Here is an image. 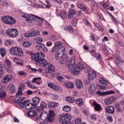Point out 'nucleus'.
I'll return each mask as SVG.
<instances>
[{
  "mask_svg": "<svg viewBox=\"0 0 124 124\" xmlns=\"http://www.w3.org/2000/svg\"><path fill=\"white\" fill-rule=\"evenodd\" d=\"M82 123V120H81V119H78L77 118L76 120H75V124H81Z\"/></svg>",
  "mask_w": 124,
  "mask_h": 124,
  "instance_id": "62",
  "label": "nucleus"
},
{
  "mask_svg": "<svg viewBox=\"0 0 124 124\" xmlns=\"http://www.w3.org/2000/svg\"><path fill=\"white\" fill-rule=\"evenodd\" d=\"M34 22H36L37 25L38 26H42L43 23V19L41 18V17H39L38 16H36V18L35 19Z\"/></svg>",
  "mask_w": 124,
  "mask_h": 124,
  "instance_id": "27",
  "label": "nucleus"
},
{
  "mask_svg": "<svg viewBox=\"0 0 124 124\" xmlns=\"http://www.w3.org/2000/svg\"><path fill=\"white\" fill-rule=\"evenodd\" d=\"M64 29L65 31H72V32L74 31V29H73L72 26H66L64 27Z\"/></svg>",
  "mask_w": 124,
  "mask_h": 124,
  "instance_id": "39",
  "label": "nucleus"
},
{
  "mask_svg": "<svg viewBox=\"0 0 124 124\" xmlns=\"http://www.w3.org/2000/svg\"><path fill=\"white\" fill-rule=\"evenodd\" d=\"M100 4L106 9H109V5L108 4L102 1L100 2Z\"/></svg>",
  "mask_w": 124,
  "mask_h": 124,
  "instance_id": "44",
  "label": "nucleus"
},
{
  "mask_svg": "<svg viewBox=\"0 0 124 124\" xmlns=\"http://www.w3.org/2000/svg\"><path fill=\"white\" fill-rule=\"evenodd\" d=\"M96 89L95 88V85L93 84H91L88 89V92L90 94H93L95 93Z\"/></svg>",
  "mask_w": 124,
  "mask_h": 124,
  "instance_id": "17",
  "label": "nucleus"
},
{
  "mask_svg": "<svg viewBox=\"0 0 124 124\" xmlns=\"http://www.w3.org/2000/svg\"><path fill=\"white\" fill-rule=\"evenodd\" d=\"M40 32L38 31H32L30 33H26L24 34L25 37H32L33 36H37L39 35Z\"/></svg>",
  "mask_w": 124,
  "mask_h": 124,
  "instance_id": "13",
  "label": "nucleus"
},
{
  "mask_svg": "<svg viewBox=\"0 0 124 124\" xmlns=\"http://www.w3.org/2000/svg\"><path fill=\"white\" fill-rule=\"evenodd\" d=\"M106 85H101L99 84L97 85V87L99 88L100 90H101L102 91H104L105 90H106Z\"/></svg>",
  "mask_w": 124,
  "mask_h": 124,
  "instance_id": "51",
  "label": "nucleus"
},
{
  "mask_svg": "<svg viewBox=\"0 0 124 124\" xmlns=\"http://www.w3.org/2000/svg\"><path fill=\"white\" fill-rule=\"evenodd\" d=\"M54 71H55V66L51 64H49L47 67V70L46 71L47 73L51 74V73H53Z\"/></svg>",
  "mask_w": 124,
  "mask_h": 124,
  "instance_id": "24",
  "label": "nucleus"
},
{
  "mask_svg": "<svg viewBox=\"0 0 124 124\" xmlns=\"http://www.w3.org/2000/svg\"><path fill=\"white\" fill-rule=\"evenodd\" d=\"M5 53H6L5 49L3 48H0V54L2 58L5 56Z\"/></svg>",
  "mask_w": 124,
  "mask_h": 124,
  "instance_id": "42",
  "label": "nucleus"
},
{
  "mask_svg": "<svg viewBox=\"0 0 124 124\" xmlns=\"http://www.w3.org/2000/svg\"><path fill=\"white\" fill-rule=\"evenodd\" d=\"M32 83H35L36 84H37L38 85H40L42 83V81H41V78H35L32 80Z\"/></svg>",
  "mask_w": 124,
  "mask_h": 124,
  "instance_id": "30",
  "label": "nucleus"
},
{
  "mask_svg": "<svg viewBox=\"0 0 124 124\" xmlns=\"http://www.w3.org/2000/svg\"><path fill=\"white\" fill-rule=\"evenodd\" d=\"M31 58L32 61H34L36 63H38L41 58H45V55L42 52L35 53L31 55Z\"/></svg>",
  "mask_w": 124,
  "mask_h": 124,
  "instance_id": "2",
  "label": "nucleus"
},
{
  "mask_svg": "<svg viewBox=\"0 0 124 124\" xmlns=\"http://www.w3.org/2000/svg\"><path fill=\"white\" fill-rule=\"evenodd\" d=\"M5 43L6 45H7L8 46L9 45H11V44H13V42L11 40H7L5 42Z\"/></svg>",
  "mask_w": 124,
  "mask_h": 124,
  "instance_id": "52",
  "label": "nucleus"
},
{
  "mask_svg": "<svg viewBox=\"0 0 124 124\" xmlns=\"http://www.w3.org/2000/svg\"><path fill=\"white\" fill-rule=\"evenodd\" d=\"M124 61H123V62H121L119 63V64L118 65V66L120 68V69H122L123 67H124Z\"/></svg>",
  "mask_w": 124,
  "mask_h": 124,
  "instance_id": "59",
  "label": "nucleus"
},
{
  "mask_svg": "<svg viewBox=\"0 0 124 124\" xmlns=\"http://www.w3.org/2000/svg\"><path fill=\"white\" fill-rule=\"evenodd\" d=\"M1 20L7 25H12L16 24V20H15L13 17L10 16H2L1 17Z\"/></svg>",
  "mask_w": 124,
  "mask_h": 124,
  "instance_id": "1",
  "label": "nucleus"
},
{
  "mask_svg": "<svg viewBox=\"0 0 124 124\" xmlns=\"http://www.w3.org/2000/svg\"><path fill=\"white\" fill-rule=\"evenodd\" d=\"M36 115V111L35 110H30L27 112L28 117H31V118H34Z\"/></svg>",
  "mask_w": 124,
  "mask_h": 124,
  "instance_id": "28",
  "label": "nucleus"
},
{
  "mask_svg": "<svg viewBox=\"0 0 124 124\" xmlns=\"http://www.w3.org/2000/svg\"><path fill=\"white\" fill-rule=\"evenodd\" d=\"M4 74V72L3 71V67L2 65L0 66V78L2 77Z\"/></svg>",
  "mask_w": 124,
  "mask_h": 124,
  "instance_id": "46",
  "label": "nucleus"
},
{
  "mask_svg": "<svg viewBox=\"0 0 124 124\" xmlns=\"http://www.w3.org/2000/svg\"><path fill=\"white\" fill-rule=\"evenodd\" d=\"M69 12L73 15H75V14H77V11H76V10L74 9H71Z\"/></svg>",
  "mask_w": 124,
  "mask_h": 124,
  "instance_id": "61",
  "label": "nucleus"
},
{
  "mask_svg": "<svg viewBox=\"0 0 124 124\" xmlns=\"http://www.w3.org/2000/svg\"><path fill=\"white\" fill-rule=\"evenodd\" d=\"M5 33L10 37H16L19 34V31L16 29H9L6 31Z\"/></svg>",
  "mask_w": 124,
  "mask_h": 124,
  "instance_id": "4",
  "label": "nucleus"
},
{
  "mask_svg": "<svg viewBox=\"0 0 124 124\" xmlns=\"http://www.w3.org/2000/svg\"><path fill=\"white\" fill-rule=\"evenodd\" d=\"M54 118V111L53 110H50L49 112V115L47 119L48 122H52L53 118Z\"/></svg>",
  "mask_w": 124,
  "mask_h": 124,
  "instance_id": "31",
  "label": "nucleus"
},
{
  "mask_svg": "<svg viewBox=\"0 0 124 124\" xmlns=\"http://www.w3.org/2000/svg\"><path fill=\"white\" fill-rule=\"evenodd\" d=\"M36 48L37 50H38L41 52H46V51H48V48L45 47V45L42 44L36 46Z\"/></svg>",
  "mask_w": 124,
  "mask_h": 124,
  "instance_id": "15",
  "label": "nucleus"
},
{
  "mask_svg": "<svg viewBox=\"0 0 124 124\" xmlns=\"http://www.w3.org/2000/svg\"><path fill=\"white\" fill-rule=\"evenodd\" d=\"M18 74L20 76H26V75H27V73H26L23 71H21L18 73Z\"/></svg>",
  "mask_w": 124,
  "mask_h": 124,
  "instance_id": "53",
  "label": "nucleus"
},
{
  "mask_svg": "<svg viewBox=\"0 0 124 124\" xmlns=\"http://www.w3.org/2000/svg\"><path fill=\"white\" fill-rule=\"evenodd\" d=\"M60 16H61L62 19H65L66 17H67V13L66 12H62L60 13Z\"/></svg>",
  "mask_w": 124,
  "mask_h": 124,
  "instance_id": "38",
  "label": "nucleus"
},
{
  "mask_svg": "<svg viewBox=\"0 0 124 124\" xmlns=\"http://www.w3.org/2000/svg\"><path fill=\"white\" fill-rule=\"evenodd\" d=\"M77 6L82 9V10L85 11V12H88L90 9H89V7L86 6V5L83 4L81 3H79L77 4Z\"/></svg>",
  "mask_w": 124,
  "mask_h": 124,
  "instance_id": "20",
  "label": "nucleus"
},
{
  "mask_svg": "<svg viewBox=\"0 0 124 124\" xmlns=\"http://www.w3.org/2000/svg\"><path fill=\"white\" fill-rule=\"evenodd\" d=\"M62 58V61L60 62L61 64H63V63H66V62H68V56L67 55L64 53Z\"/></svg>",
  "mask_w": 124,
  "mask_h": 124,
  "instance_id": "25",
  "label": "nucleus"
},
{
  "mask_svg": "<svg viewBox=\"0 0 124 124\" xmlns=\"http://www.w3.org/2000/svg\"><path fill=\"white\" fill-rule=\"evenodd\" d=\"M63 111L64 112H69L70 110H71V108L69 106H65L63 108H62Z\"/></svg>",
  "mask_w": 124,
  "mask_h": 124,
  "instance_id": "41",
  "label": "nucleus"
},
{
  "mask_svg": "<svg viewBox=\"0 0 124 124\" xmlns=\"http://www.w3.org/2000/svg\"><path fill=\"white\" fill-rule=\"evenodd\" d=\"M36 111H37V112H38L39 113L40 112H42V111H43V108H42L40 107H37L36 108Z\"/></svg>",
  "mask_w": 124,
  "mask_h": 124,
  "instance_id": "64",
  "label": "nucleus"
},
{
  "mask_svg": "<svg viewBox=\"0 0 124 124\" xmlns=\"http://www.w3.org/2000/svg\"><path fill=\"white\" fill-rule=\"evenodd\" d=\"M36 16H33L32 14L27 15V16H24V17L26 19L27 22L28 23H31L32 21L34 22L36 18Z\"/></svg>",
  "mask_w": 124,
  "mask_h": 124,
  "instance_id": "11",
  "label": "nucleus"
},
{
  "mask_svg": "<svg viewBox=\"0 0 124 124\" xmlns=\"http://www.w3.org/2000/svg\"><path fill=\"white\" fill-rule=\"evenodd\" d=\"M16 56H17L18 57H22L24 56V53L23 52V50L22 48L17 47V50H16Z\"/></svg>",
  "mask_w": 124,
  "mask_h": 124,
  "instance_id": "29",
  "label": "nucleus"
},
{
  "mask_svg": "<svg viewBox=\"0 0 124 124\" xmlns=\"http://www.w3.org/2000/svg\"><path fill=\"white\" fill-rule=\"evenodd\" d=\"M57 103H55L54 102H52V103H50V107H51V108H54L55 107H57Z\"/></svg>",
  "mask_w": 124,
  "mask_h": 124,
  "instance_id": "60",
  "label": "nucleus"
},
{
  "mask_svg": "<svg viewBox=\"0 0 124 124\" xmlns=\"http://www.w3.org/2000/svg\"><path fill=\"white\" fill-rule=\"evenodd\" d=\"M67 66L70 70H72V72L74 74V70L76 68V66L75 67V60L73 59L70 60L68 64H67Z\"/></svg>",
  "mask_w": 124,
  "mask_h": 124,
  "instance_id": "8",
  "label": "nucleus"
},
{
  "mask_svg": "<svg viewBox=\"0 0 124 124\" xmlns=\"http://www.w3.org/2000/svg\"><path fill=\"white\" fill-rule=\"evenodd\" d=\"M71 120V117L70 115L66 114L61 116L59 121L60 123H62L61 124H72L69 122Z\"/></svg>",
  "mask_w": 124,
  "mask_h": 124,
  "instance_id": "3",
  "label": "nucleus"
},
{
  "mask_svg": "<svg viewBox=\"0 0 124 124\" xmlns=\"http://www.w3.org/2000/svg\"><path fill=\"white\" fill-rule=\"evenodd\" d=\"M112 20V22L113 23H114V24H118V23H119V21H118L117 19L116 18V17H115V16H113L112 18H111Z\"/></svg>",
  "mask_w": 124,
  "mask_h": 124,
  "instance_id": "57",
  "label": "nucleus"
},
{
  "mask_svg": "<svg viewBox=\"0 0 124 124\" xmlns=\"http://www.w3.org/2000/svg\"><path fill=\"white\" fill-rule=\"evenodd\" d=\"M76 83L77 85V88H78V89H82V88H83V83L81 80H77Z\"/></svg>",
  "mask_w": 124,
  "mask_h": 124,
  "instance_id": "32",
  "label": "nucleus"
},
{
  "mask_svg": "<svg viewBox=\"0 0 124 124\" xmlns=\"http://www.w3.org/2000/svg\"><path fill=\"white\" fill-rule=\"evenodd\" d=\"M64 54V50H63V47H59L57 50H56L55 53V59L57 60H61Z\"/></svg>",
  "mask_w": 124,
  "mask_h": 124,
  "instance_id": "6",
  "label": "nucleus"
},
{
  "mask_svg": "<svg viewBox=\"0 0 124 124\" xmlns=\"http://www.w3.org/2000/svg\"><path fill=\"white\" fill-rule=\"evenodd\" d=\"M93 106H94V110H95L96 111H98L101 110L102 108L100 106V105L96 103V102L93 103Z\"/></svg>",
  "mask_w": 124,
  "mask_h": 124,
  "instance_id": "33",
  "label": "nucleus"
},
{
  "mask_svg": "<svg viewBox=\"0 0 124 124\" xmlns=\"http://www.w3.org/2000/svg\"><path fill=\"white\" fill-rule=\"evenodd\" d=\"M99 83L103 86H107L108 85V82L104 78L100 77L98 79Z\"/></svg>",
  "mask_w": 124,
  "mask_h": 124,
  "instance_id": "22",
  "label": "nucleus"
},
{
  "mask_svg": "<svg viewBox=\"0 0 124 124\" xmlns=\"http://www.w3.org/2000/svg\"><path fill=\"white\" fill-rule=\"evenodd\" d=\"M116 101V97H107L105 99V103L107 105L112 104L113 102Z\"/></svg>",
  "mask_w": 124,
  "mask_h": 124,
  "instance_id": "14",
  "label": "nucleus"
},
{
  "mask_svg": "<svg viewBox=\"0 0 124 124\" xmlns=\"http://www.w3.org/2000/svg\"><path fill=\"white\" fill-rule=\"evenodd\" d=\"M62 42H61L60 41H57V42H55V43L54 44V46H56L57 48L61 47V46H62Z\"/></svg>",
  "mask_w": 124,
  "mask_h": 124,
  "instance_id": "50",
  "label": "nucleus"
},
{
  "mask_svg": "<svg viewBox=\"0 0 124 124\" xmlns=\"http://www.w3.org/2000/svg\"><path fill=\"white\" fill-rule=\"evenodd\" d=\"M66 101L68 102H70V103H73L74 102V98H71L69 96H67L66 97Z\"/></svg>",
  "mask_w": 124,
  "mask_h": 124,
  "instance_id": "47",
  "label": "nucleus"
},
{
  "mask_svg": "<svg viewBox=\"0 0 124 124\" xmlns=\"http://www.w3.org/2000/svg\"><path fill=\"white\" fill-rule=\"evenodd\" d=\"M18 49V47H12L11 48L10 50V53L13 54V55H16V53H17V50Z\"/></svg>",
  "mask_w": 124,
  "mask_h": 124,
  "instance_id": "36",
  "label": "nucleus"
},
{
  "mask_svg": "<svg viewBox=\"0 0 124 124\" xmlns=\"http://www.w3.org/2000/svg\"><path fill=\"white\" fill-rule=\"evenodd\" d=\"M50 7H51V3H50V2H49V1L46 0L45 8H50Z\"/></svg>",
  "mask_w": 124,
  "mask_h": 124,
  "instance_id": "58",
  "label": "nucleus"
},
{
  "mask_svg": "<svg viewBox=\"0 0 124 124\" xmlns=\"http://www.w3.org/2000/svg\"><path fill=\"white\" fill-rule=\"evenodd\" d=\"M97 77V72L93 71L88 73V78L89 80H94Z\"/></svg>",
  "mask_w": 124,
  "mask_h": 124,
  "instance_id": "10",
  "label": "nucleus"
},
{
  "mask_svg": "<svg viewBox=\"0 0 124 124\" xmlns=\"http://www.w3.org/2000/svg\"><path fill=\"white\" fill-rule=\"evenodd\" d=\"M75 102L78 106H82L84 104V101L81 98H78L75 100Z\"/></svg>",
  "mask_w": 124,
  "mask_h": 124,
  "instance_id": "34",
  "label": "nucleus"
},
{
  "mask_svg": "<svg viewBox=\"0 0 124 124\" xmlns=\"http://www.w3.org/2000/svg\"><path fill=\"white\" fill-rule=\"evenodd\" d=\"M24 99V98L20 97L18 99H17V100L16 101L17 103H18V104H19V106L21 108H24V107L26 106L27 103H28V101L27 100L23 101Z\"/></svg>",
  "mask_w": 124,
  "mask_h": 124,
  "instance_id": "12",
  "label": "nucleus"
},
{
  "mask_svg": "<svg viewBox=\"0 0 124 124\" xmlns=\"http://www.w3.org/2000/svg\"><path fill=\"white\" fill-rule=\"evenodd\" d=\"M27 84L29 87V88H31V89H36L37 88L36 86L32 85L31 82L30 81H27Z\"/></svg>",
  "mask_w": 124,
  "mask_h": 124,
  "instance_id": "48",
  "label": "nucleus"
},
{
  "mask_svg": "<svg viewBox=\"0 0 124 124\" xmlns=\"http://www.w3.org/2000/svg\"><path fill=\"white\" fill-rule=\"evenodd\" d=\"M77 23H78V21H77V19H73L72 21V25H73L74 27H76V26H77Z\"/></svg>",
  "mask_w": 124,
  "mask_h": 124,
  "instance_id": "55",
  "label": "nucleus"
},
{
  "mask_svg": "<svg viewBox=\"0 0 124 124\" xmlns=\"http://www.w3.org/2000/svg\"><path fill=\"white\" fill-rule=\"evenodd\" d=\"M6 97V93H5V90H2L0 92V97L2 98H4Z\"/></svg>",
  "mask_w": 124,
  "mask_h": 124,
  "instance_id": "40",
  "label": "nucleus"
},
{
  "mask_svg": "<svg viewBox=\"0 0 124 124\" xmlns=\"http://www.w3.org/2000/svg\"><path fill=\"white\" fill-rule=\"evenodd\" d=\"M22 45L23 47H31V43L30 42H24L23 43Z\"/></svg>",
  "mask_w": 124,
  "mask_h": 124,
  "instance_id": "43",
  "label": "nucleus"
},
{
  "mask_svg": "<svg viewBox=\"0 0 124 124\" xmlns=\"http://www.w3.org/2000/svg\"><path fill=\"white\" fill-rule=\"evenodd\" d=\"M105 111L108 114H113L114 112H115V109H114L113 106H108L106 107Z\"/></svg>",
  "mask_w": 124,
  "mask_h": 124,
  "instance_id": "18",
  "label": "nucleus"
},
{
  "mask_svg": "<svg viewBox=\"0 0 124 124\" xmlns=\"http://www.w3.org/2000/svg\"><path fill=\"white\" fill-rule=\"evenodd\" d=\"M32 101L33 102V103H39V102L40 101V98L37 96L34 97L32 99Z\"/></svg>",
  "mask_w": 124,
  "mask_h": 124,
  "instance_id": "37",
  "label": "nucleus"
},
{
  "mask_svg": "<svg viewBox=\"0 0 124 124\" xmlns=\"http://www.w3.org/2000/svg\"><path fill=\"white\" fill-rule=\"evenodd\" d=\"M90 40L92 41H96V39H95V37H94V35L92 34L90 37Z\"/></svg>",
  "mask_w": 124,
  "mask_h": 124,
  "instance_id": "63",
  "label": "nucleus"
},
{
  "mask_svg": "<svg viewBox=\"0 0 124 124\" xmlns=\"http://www.w3.org/2000/svg\"><path fill=\"white\" fill-rule=\"evenodd\" d=\"M57 79L58 80L59 82H61V83H63V82H64V78L61 76H57Z\"/></svg>",
  "mask_w": 124,
  "mask_h": 124,
  "instance_id": "45",
  "label": "nucleus"
},
{
  "mask_svg": "<svg viewBox=\"0 0 124 124\" xmlns=\"http://www.w3.org/2000/svg\"><path fill=\"white\" fill-rule=\"evenodd\" d=\"M46 106L47 105H46V103L44 102H42V103H41L40 106V107H41L43 109H44V108H46Z\"/></svg>",
  "mask_w": 124,
  "mask_h": 124,
  "instance_id": "54",
  "label": "nucleus"
},
{
  "mask_svg": "<svg viewBox=\"0 0 124 124\" xmlns=\"http://www.w3.org/2000/svg\"><path fill=\"white\" fill-rule=\"evenodd\" d=\"M37 105L35 104H33L32 103H28L26 106V109L27 110H30V109H33V108H35L36 106H37Z\"/></svg>",
  "mask_w": 124,
  "mask_h": 124,
  "instance_id": "26",
  "label": "nucleus"
},
{
  "mask_svg": "<svg viewBox=\"0 0 124 124\" xmlns=\"http://www.w3.org/2000/svg\"><path fill=\"white\" fill-rule=\"evenodd\" d=\"M4 67L8 73H11V72H12V65L10 61L5 60L4 62Z\"/></svg>",
  "mask_w": 124,
  "mask_h": 124,
  "instance_id": "7",
  "label": "nucleus"
},
{
  "mask_svg": "<svg viewBox=\"0 0 124 124\" xmlns=\"http://www.w3.org/2000/svg\"><path fill=\"white\" fill-rule=\"evenodd\" d=\"M113 93H115V92L113 90L108 91L105 92H101L100 91H97L96 92V94L99 96H104L108 94H113Z\"/></svg>",
  "mask_w": 124,
  "mask_h": 124,
  "instance_id": "9",
  "label": "nucleus"
},
{
  "mask_svg": "<svg viewBox=\"0 0 124 124\" xmlns=\"http://www.w3.org/2000/svg\"><path fill=\"white\" fill-rule=\"evenodd\" d=\"M12 80V76L11 75H7L2 79V83H5L7 82H9Z\"/></svg>",
  "mask_w": 124,
  "mask_h": 124,
  "instance_id": "21",
  "label": "nucleus"
},
{
  "mask_svg": "<svg viewBox=\"0 0 124 124\" xmlns=\"http://www.w3.org/2000/svg\"><path fill=\"white\" fill-rule=\"evenodd\" d=\"M43 58L44 57H41L39 62H38V64H39V65H40V66H46V65L48 64V62H47L46 60H45Z\"/></svg>",
  "mask_w": 124,
  "mask_h": 124,
  "instance_id": "19",
  "label": "nucleus"
},
{
  "mask_svg": "<svg viewBox=\"0 0 124 124\" xmlns=\"http://www.w3.org/2000/svg\"><path fill=\"white\" fill-rule=\"evenodd\" d=\"M9 88L10 93H16V87H15V85L10 84Z\"/></svg>",
  "mask_w": 124,
  "mask_h": 124,
  "instance_id": "35",
  "label": "nucleus"
},
{
  "mask_svg": "<svg viewBox=\"0 0 124 124\" xmlns=\"http://www.w3.org/2000/svg\"><path fill=\"white\" fill-rule=\"evenodd\" d=\"M64 86L68 88V89H73L74 88V83L70 81H67L64 83Z\"/></svg>",
  "mask_w": 124,
  "mask_h": 124,
  "instance_id": "23",
  "label": "nucleus"
},
{
  "mask_svg": "<svg viewBox=\"0 0 124 124\" xmlns=\"http://www.w3.org/2000/svg\"><path fill=\"white\" fill-rule=\"evenodd\" d=\"M90 53L92 55L93 57L96 59V60H101L102 59V57L100 53H97L94 50L90 51Z\"/></svg>",
  "mask_w": 124,
  "mask_h": 124,
  "instance_id": "16",
  "label": "nucleus"
},
{
  "mask_svg": "<svg viewBox=\"0 0 124 124\" xmlns=\"http://www.w3.org/2000/svg\"><path fill=\"white\" fill-rule=\"evenodd\" d=\"M124 60H122L121 58H116L115 59V63L116 65H118L119 64H120L121 62H123Z\"/></svg>",
  "mask_w": 124,
  "mask_h": 124,
  "instance_id": "49",
  "label": "nucleus"
},
{
  "mask_svg": "<svg viewBox=\"0 0 124 124\" xmlns=\"http://www.w3.org/2000/svg\"><path fill=\"white\" fill-rule=\"evenodd\" d=\"M55 84L52 83V82H50L48 83L47 86L49 88H50L51 89H54V87H55Z\"/></svg>",
  "mask_w": 124,
  "mask_h": 124,
  "instance_id": "56",
  "label": "nucleus"
},
{
  "mask_svg": "<svg viewBox=\"0 0 124 124\" xmlns=\"http://www.w3.org/2000/svg\"><path fill=\"white\" fill-rule=\"evenodd\" d=\"M81 69V70H83L85 73L88 72V69L85 67L83 64L78 63L76 66V68L74 70V75H77V74H79V72H80Z\"/></svg>",
  "mask_w": 124,
  "mask_h": 124,
  "instance_id": "5",
  "label": "nucleus"
}]
</instances>
